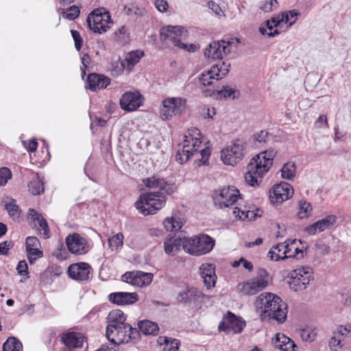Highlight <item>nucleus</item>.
Instances as JSON below:
<instances>
[{
	"mask_svg": "<svg viewBox=\"0 0 351 351\" xmlns=\"http://www.w3.org/2000/svg\"><path fill=\"white\" fill-rule=\"evenodd\" d=\"M166 196L162 193H147L140 195L135 207L143 215H153L165 204Z\"/></svg>",
	"mask_w": 351,
	"mask_h": 351,
	"instance_id": "nucleus-1",
	"label": "nucleus"
},
{
	"mask_svg": "<svg viewBox=\"0 0 351 351\" xmlns=\"http://www.w3.org/2000/svg\"><path fill=\"white\" fill-rule=\"evenodd\" d=\"M184 243L186 252L193 256H201L213 250L215 241L207 234H201L191 238L185 237Z\"/></svg>",
	"mask_w": 351,
	"mask_h": 351,
	"instance_id": "nucleus-2",
	"label": "nucleus"
},
{
	"mask_svg": "<svg viewBox=\"0 0 351 351\" xmlns=\"http://www.w3.org/2000/svg\"><path fill=\"white\" fill-rule=\"evenodd\" d=\"M270 167L260 158L259 156H254L247 165V172L245 175V182L251 186L258 185L263 176Z\"/></svg>",
	"mask_w": 351,
	"mask_h": 351,
	"instance_id": "nucleus-3",
	"label": "nucleus"
},
{
	"mask_svg": "<svg viewBox=\"0 0 351 351\" xmlns=\"http://www.w3.org/2000/svg\"><path fill=\"white\" fill-rule=\"evenodd\" d=\"M314 279L313 269L310 267H302L293 270L290 273L288 283L295 291H302L306 288L310 281Z\"/></svg>",
	"mask_w": 351,
	"mask_h": 351,
	"instance_id": "nucleus-4",
	"label": "nucleus"
},
{
	"mask_svg": "<svg viewBox=\"0 0 351 351\" xmlns=\"http://www.w3.org/2000/svg\"><path fill=\"white\" fill-rule=\"evenodd\" d=\"M245 143L236 139L232 144L222 149L221 158L225 165H234L243 160L245 156Z\"/></svg>",
	"mask_w": 351,
	"mask_h": 351,
	"instance_id": "nucleus-5",
	"label": "nucleus"
},
{
	"mask_svg": "<svg viewBox=\"0 0 351 351\" xmlns=\"http://www.w3.org/2000/svg\"><path fill=\"white\" fill-rule=\"evenodd\" d=\"M86 23L90 29L94 32L101 34L110 28L109 24L112 21L108 12L101 9L94 10L87 17Z\"/></svg>",
	"mask_w": 351,
	"mask_h": 351,
	"instance_id": "nucleus-6",
	"label": "nucleus"
},
{
	"mask_svg": "<svg viewBox=\"0 0 351 351\" xmlns=\"http://www.w3.org/2000/svg\"><path fill=\"white\" fill-rule=\"evenodd\" d=\"M208 297L203 293L200 290L195 287H187L181 291L177 296V300L185 306L193 308H200L205 300H208Z\"/></svg>",
	"mask_w": 351,
	"mask_h": 351,
	"instance_id": "nucleus-7",
	"label": "nucleus"
},
{
	"mask_svg": "<svg viewBox=\"0 0 351 351\" xmlns=\"http://www.w3.org/2000/svg\"><path fill=\"white\" fill-rule=\"evenodd\" d=\"M267 271L265 269H260L255 278L247 280L243 284H239L238 287L241 293L244 295H255L267 286Z\"/></svg>",
	"mask_w": 351,
	"mask_h": 351,
	"instance_id": "nucleus-8",
	"label": "nucleus"
},
{
	"mask_svg": "<svg viewBox=\"0 0 351 351\" xmlns=\"http://www.w3.org/2000/svg\"><path fill=\"white\" fill-rule=\"evenodd\" d=\"M270 308L261 311L260 317L262 321L276 320L278 323H283L287 315V305L282 302L280 297L275 298Z\"/></svg>",
	"mask_w": 351,
	"mask_h": 351,
	"instance_id": "nucleus-9",
	"label": "nucleus"
},
{
	"mask_svg": "<svg viewBox=\"0 0 351 351\" xmlns=\"http://www.w3.org/2000/svg\"><path fill=\"white\" fill-rule=\"evenodd\" d=\"M241 197L239 191L233 186H228L215 191L213 202L219 208H228Z\"/></svg>",
	"mask_w": 351,
	"mask_h": 351,
	"instance_id": "nucleus-10",
	"label": "nucleus"
},
{
	"mask_svg": "<svg viewBox=\"0 0 351 351\" xmlns=\"http://www.w3.org/2000/svg\"><path fill=\"white\" fill-rule=\"evenodd\" d=\"M186 99L182 97L167 98L162 101L161 117L162 119H169L173 116L180 114L186 108Z\"/></svg>",
	"mask_w": 351,
	"mask_h": 351,
	"instance_id": "nucleus-11",
	"label": "nucleus"
},
{
	"mask_svg": "<svg viewBox=\"0 0 351 351\" xmlns=\"http://www.w3.org/2000/svg\"><path fill=\"white\" fill-rule=\"evenodd\" d=\"M160 36L162 42L171 43L174 46L179 47L182 43L181 39L187 36V31L182 26L169 25L162 28Z\"/></svg>",
	"mask_w": 351,
	"mask_h": 351,
	"instance_id": "nucleus-12",
	"label": "nucleus"
},
{
	"mask_svg": "<svg viewBox=\"0 0 351 351\" xmlns=\"http://www.w3.org/2000/svg\"><path fill=\"white\" fill-rule=\"evenodd\" d=\"M66 244L69 252L77 255L85 254L91 248L87 239L77 233L69 234L66 238Z\"/></svg>",
	"mask_w": 351,
	"mask_h": 351,
	"instance_id": "nucleus-13",
	"label": "nucleus"
},
{
	"mask_svg": "<svg viewBox=\"0 0 351 351\" xmlns=\"http://www.w3.org/2000/svg\"><path fill=\"white\" fill-rule=\"evenodd\" d=\"M293 194L292 186L285 182H281L280 184H276L269 191V198L273 204H280L289 199Z\"/></svg>",
	"mask_w": 351,
	"mask_h": 351,
	"instance_id": "nucleus-14",
	"label": "nucleus"
},
{
	"mask_svg": "<svg viewBox=\"0 0 351 351\" xmlns=\"http://www.w3.org/2000/svg\"><path fill=\"white\" fill-rule=\"evenodd\" d=\"M245 326V323L241 317H237L234 314L228 311L219 323L218 329L226 333H240Z\"/></svg>",
	"mask_w": 351,
	"mask_h": 351,
	"instance_id": "nucleus-15",
	"label": "nucleus"
},
{
	"mask_svg": "<svg viewBox=\"0 0 351 351\" xmlns=\"http://www.w3.org/2000/svg\"><path fill=\"white\" fill-rule=\"evenodd\" d=\"M230 41L223 40L213 41L210 43L204 51V56L208 59H222L223 55L229 54L231 52Z\"/></svg>",
	"mask_w": 351,
	"mask_h": 351,
	"instance_id": "nucleus-16",
	"label": "nucleus"
},
{
	"mask_svg": "<svg viewBox=\"0 0 351 351\" xmlns=\"http://www.w3.org/2000/svg\"><path fill=\"white\" fill-rule=\"evenodd\" d=\"M152 280V274L141 271H128L121 276V280L123 282L140 287L149 285Z\"/></svg>",
	"mask_w": 351,
	"mask_h": 351,
	"instance_id": "nucleus-17",
	"label": "nucleus"
},
{
	"mask_svg": "<svg viewBox=\"0 0 351 351\" xmlns=\"http://www.w3.org/2000/svg\"><path fill=\"white\" fill-rule=\"evenodd\" d=\"M91 267L84 262L71 264L68 267V274L70 278L77 281L88 280Z\"/></svg>",
	"mask_w": 351,
	"mask_h": 351,
	"instance_id": "nucleus-18",
	"label": "nucleus"
},
{
	"mask_svg": "<svg viewBox=\"0 0 351 351\" xmlns=\"http://www.w3.org/2000/svg\"><path fill=\"white\" fill-rule=\"evenodd\" d=\"M108 325L106 330V336L110 342H114V337L111 338L112 330L118 325H123L126 323V316L121 310L115 309L110 312L108 315Z\"/></svg>",
	"mask_w": 351,
	"mask_h": 351,
	"instance_id": "nucleus-19",
	"label": "nucleus"
},
{
	"mask_svg": "<svg viewBox=\"0 0 351 351\" xmlns=\"http://www.w3.org/2000/svg\"><path fill=\"white\" fill-rule=\"evenodd\" d=\"M142 104V96L138 92L125 93L120 99L121 108L126 111H134Z\"/></svg>",
	"mask_w": 351,
	"mask_h": 351,
	"instance_id": "nucleus-20",
	"label": "nucleus"
},
{
	"mask_svg": "<svg viewBox=\"0 0 351 351\" xmlns=\"http://www.w3.org/2000/svg\"><path fill=\"white\" fill-rule=\"evenodd\" d=\"M110 84V79L104 75L95 73H90L86 79V88L92 90L106 88Z\"/></svg>",
	"mask_w": 351,
	"mask_h": 351,
	"instance_id": "nucleus-21",
	"label": "nucleus"
},
{
	"mask_svg": "<svg viewBox=\"0 0 351 351\" xmlns=\"http://www.w3.org/2000/svg\"><path fill=\"white\" fill-rule=\"evenodd\" d=\"M337 217L334 215H327L326 217L319 220L314 223L307 226L305 232L309 234H315L317 231L323 232L326 229L332 227L337 222Z\"/></svg>",
	"mask_w": 351,
	"mask_h": 351,
	"instance_id": "nucleus-22",
	"label": "nucleus"
},
{
	"mask_svg": "<svg viewBox=\"0 0 351 351\" xmlns=\"http://www.w3.org/2000/svg\"><path fill=\"white\" fill-rule=\"evenodd\" d=\"M109 301L117 305H130L138 300L136 293L114 292L108 295Z\"/></svg>",
	"mask_w": 351,
	"mask_h": 351,
	"instance_id": "nucleus-23",
	"label": "nucleus"
},
{
	"mask_svg": "<svg viewBox=\"0 0 351 351\" xmlns=\"http://www.w3.org/2000/svg\"><path fill=\"white\" fill-rule=\"evenodd\" d=\"M185 237L168 236L164 242V250L166 254L174 256L182 248L185 251Z\"/></svg>",
	"mask_w": 351,
	"mask_h": 351,
	"instance_id": "nucleus-24",
	"label": "nucleus"
},
{
	"mask_svg": "<svg viewBox=\"0 0 351 351\" xmlns=\"http://www.w3.org/2000/svg\"><path fill=\"white\" fill-rule=\"evenodd\" d=\"M84 336L77 332H66L62 335L61 341L68 348H80L84 342Z\"/></svg>",
	"mask_w": 351,
	"mask_h": 351,
	"instance_id": "nucleus-25",
	"label": "nucleus"
},
{
	"mask_svg": "<svg viewBox=\"0 0 351 351\" xmlns=\"http://www.w3.org/2000/svg\"><path fill=\"white\" fill-rule=\"evenodd\" d=\"M201 277L204 279L205 286L209 289L215 287L217 276L215 274V267L213 265L204 263L199 267Z\"/></svg>",
	"mask_w": 351,
	"mask_h": 351,
	"instance_id": "nucleus-26",
	"label": "nucleus"
},
{
	"mask_svg": "<svg viewBox=\"0 0 351 351\" xmlns=\"http://www.w3.org/2000/svg\"><path fill=\"white\" fill-rule=\"evenodd\" d=\"M204 94L206 97H211L217 93V96L220 98H232L235 99L239 97V93L235 88H231L228 86H223L221 90H217L215 88H210L204 90Z\"/></svg>",
	"mask_w": 351,
	"mask_h": 351,
	"instance_id": "nucleus-27",
	"label": "nucleus"
},
{
	"mask_svg": "<svg viewBox=\"0 0 351 351\" xmlns=\"http://www.w3.org/2000/svg\"><path fill=\"white\" fill-rule=\"evenodd\" d=\"M128 324L118 325L112 330L111 338L114 337V342H110V345L116 346L121 343H127V337H128Z\"/></svg>",
	"mask_w": 351,
	"mask_h": 351,
	"instance_id": "nucleus-28",
	"label": "nucleus"
},
{
	"mask_svg": "<svg viewBox=\"0 0 351 351\" xmlns=\"http://www.w3.org/2000/svg\"><path fill=\"white\" fill-rule=\"evenodd\" d=\"M39 241L36 237H28L26 239L25 247L27 258L30 264H33L35 261V258H33V254H38V257L43 256V252L36 247Z\"/></svg>",
	"mask_w": 351,
	"mask_h": 351,
	"instance_id": "nucleus-29",
	"label": "nucleus"
},
{
	"mask_svg": "<svg viewBox=\"0 0 351 351\" xmlns=\"http://www.w3.org/2000/svg\"><path fill=\"white\" fill-rule=\"evenodd\" d=\"M143 182L148 188H158L160 190L165 191L167 194L173 193V189L167 186V183L164 179L152 176L145 180Z\"/></svg>",
	"mask_w": 351,
	"mask_h": 351,
	"instance_id": "nucleus-30",
	"label": "nucleus"
},
{
	"mask_svg": "<svg viewBox=\"0 0 351 351\" xmlns=\"http://www.w3.org/2000/svg\"><path fill=\"white\" fill-rule=\"evenodd\" d=\"M194 154L193 148H191L189 144V140L184 139L182 149L177 151L176 158L179 163L183 164L187 162Z\"/></svg>",
	"mask_w": 351,
	"mask_h": 351,
	"instance_id": "nucleus-31",
	"label": "nucleus"
},
{
	"mask_svg": "<svg viewBox=\"0 0 351 351\" xmlns=\"http://www.w3.org/2000/svg\"><path fill=\"white\" fill-rule=\"evenodd\" d=\"M278 295L271 293H261L256 299V307L261 311L270 308L273 301L276 300Z\"/></svg>",
	"mask_w": 351,
	"mask_h": 351,
	"instance_id": "nucleus-32",
	"label": "nucleus"
},
{
	"mask_svg": "<svg viewBox=\"0 0 351 351\" xmlns=\"http://www.w3.org/2000/svg\"><path fill=\"white\" fill-rule=\"evenodd\" d=\"M140 330L146 335H156L158 332L159 327L156 322L149 320L140 321L138 324Z\"/></svg>",
	"mask_w": 351,
	"mask_h": 351,
	"instance_id": "nucleus-33",
	"label": "nucleus"
},
{
	"mask_svg": "<svg viewBox=\"0 0 351 351\" xmlns=\"http://www.w3.org/2000/svg\"><path fill=\"white\" fill-rule=\"evenodd\" d=\"M4 207L7 210L10 217L12 219H15L19 217L21 209L16 204V201L14 199L10 197H6Z\"/></svg>",
	"mask_w": 351,
	"mask_h": 351,
	"instance_id": "nucleus-34",
	"label": "nucleus"
},
{
	"mask_svg": "<svg viewBox=\"0 0 351 351\" xmlns=\"http://www.w3.org/2000/svg\"><path fill=\"white\" fill-rule=\"evenodd\" d=\"M29 190L34 195H40L44 192V184L38 173H36V178L29 184Z\"/></svg>",
	"mask_w": 351,
	"mask_h": 351,
	"instance_id": "nucleus-35",
	"label": "nucleus"
},
{
	"mask_svg": "<svg viewBox=\"0 0 351 351\" xmlns=\"http://www.w3.org/2000/svg\"><path fill=\"white\" fill-rule=\"evenodd\" d=\"M281 177L286 180H292L296 175V166L293 162L285 163L280 169Z\"/></svg>",
	"mask_w": 351,
	"mask_h": 351,
	"instance_id": "nucleus-36",
	"label": "nucleus"
},
{
	"mask_svg": "<svg viewBox=\"0 0 351 351\" xmlns=\"http://www.w3.org/2000/svg\"><path fill=\"white\" fill-rule=\"evenodd\" d=\"M230 64L223 62L220 65L215 64L212 66L211 72L217 76V81L224 77L229 72Z\"/></svg>",
	"mask_w": 351,
	"mask_h": 351,
	"instance_id": "nucleus-37",
	"label": "nucleus"
},
{
	"mask_svg": "<svg viewBox=\"0 0 351 351\" xmlns=\"http://www.w3.org/2000/svg\"><path fill=\"white\" fill-rule=\"evenodd\" d=\"M22 343L14 337H9L3 345V351H21Z\"/></svg>",
	"mask_w": 351,
	"mask_h": 351,
	"instance_id": "nucleus-38",
	"label": "nucleus"
},
{
	"mask_svg": "<svg viewBox=\"0 0 351 351\" xmlns=\"http://www.w3.org/2000/svg\"><path fill=\"white\" fill-rule=\"evenodd\" d=\"M143 54V51H138L128 53L125 57V61L128 64L127 70L130 71L133 66L139 62Z\"/></svg>",
	"mask_w": 351,
	"mask_h": 351,
	"instance_id": "nucleus-39",
	"label": "nucleus"
},
{
	"mask_svg": "<svg viewBox=\"0 0 351 351\" xmlns=\"http://www.w3.org/2000/svg\"><path fill=\"white\" fill-rule=\"evenodd\" d=\"M272 341L274 347L278 349L292 343V340L282 333H277Z\"/></svg>",
	"mask_w": 351,
	"mask_h": 351,
	"instance_id": "nucleus-40",
	"label": "nucleus"
},
{
	"mask_svg": "<svg viewBox=\"0 0 351 351\" xmlns=\"http://www.w3.org/2000/svg\"><path fill=\"white\" fill-rule=\"evenodd\" d=\"M277 152L274 149H267L261 152L257 156H260V158L269 167L273 164V160L276 156Z\"/></svg>",
	"mask_w": 351,
	"mask_h": 351,
	"instance_id": "nucleus-41",
	"label": "nucleus"
},
{
	"mask_svg": "<svg viewBox=\"0 0 351 351\" xmlns=\"http://www.w3.org/2000/svg\"><path fill=\"white\" fill-rule=\"evenodd\" d=\"M312 206L310 203L304 200L299 202V212L298 216L300 219H304L311 215L312 212Z\"/></svg>",
	"mask_w": 351,
	"mask_h": 351,
	"instance_id": "nucleus-42",
	"label": "nucleus"
},
{
	"mask_svg": "<svg viewBox=\"0 0 351 351\" xmlns=\"http://www.w3.org/2000/svg\"><path fill=\"white\" fill-rule=\"evenodd\" d=\"M215 79L217 80V76L215 74L211 72V69L207 71H204L199 77V81L203 86H212L213 82L212 80Z\"/></svg>",
	"mask_w": 351,
	"mask_h": 351,
	"instance_id": "nucleus-43",
	"label": "nucleus"
},
{
	"mask_svg": "<svg viewBox=\"0 0 351 351\" xmlns=\"http://www.w3.org/2000/svg\"><path fill=\"white\" fill-rule=\"evenodd\" d=\"M268 132L265 130H261L259 132L254 134L250 137V141L256 146L264 144L267 141Z\"/></svg>",
	"mask_w": 351,
	"mask_h": 351,
	"instance_id": "nucleus-44",
	"label": "nucleus"
},
{
	"mask_svg": "<svg viewBox=\"0 0 351 351\" xmlns=\"http://www.w3.org/2000/svg\"><path fill=\"white\" fill-rule=\"evenodd\" d=\"M123 235L119 232L117 234L108 239V245L112 250H117L123 244Z\"/></svg>",
	"mask_w": 351,
	"mask_h": 351,
	"instance_id": "nucleus-45",
	"label": "nucleus"
},
{
	"mask_svg": "<svg viewBox=\"0 0 351 351\" xmlns=\"http://www.w3.org/2000/svg\"><path fill=\"white\" fill-rule=\"evenodd\" d=\"M278 244L273 245L272 247L268 252V256L272 261H278L280 260H285V258H283L284 250H281V247H277Z\"/></svg>",
	"mask_w": 351,
	"mask_h": 351,
	"instance_id": "nucleus-46",
	"label": "nucleus"
},
{
	"mask_svg": "<svg viewBox=\"0 0 351 351\" xmlns=\"http://www.w3.org/2000/svg\"><path fill=\"white\" fill-rule=\"evenodd\" d=\"M300 336L304 341H313L316 337V332L311 327L306 326L300 330Z\"/></svg>",
	"mask_w": 351,
	"mask_h": 351,
	"instance_id": "nucleus-47",
	"label": "nucleus"
},
{
	"mask_svg": "<svg viewBox=\"0 0 351 351\" xmlns=\"http://www.w3.org/2000/svg\"><path fill=\"white\" fill-rule=\"evenodd\" d=\"M296 243V240H292L291 241H285L284 243H278L277 247H281V250H284L283 258H290L291 257L288 256L289 254H293V245H295Z\"/></svg>",
	"mask_w": 351,
	"mask_h": 351,
	"instance_id": "nucleus-48",
	"label": "nucleus"
},
{
	"mask_svg": "<svg viewBox=\"0 0 351 351\" xmlns=\"http://www.w3.org/2000/svg\"><path fill=\"white\" fill-rule=\"evenodd\" d=\"M271 22L274 23V26H278L280 23L284 22L290 27L295 22V19L289 22V14L287 12H282L280 15L272 17Z\"/></svg>",
	"mask_w": 351,
	"mask_h": 351,
	"instance_id": "nucleus-49",
	"label": "nucleus"
},
{
	"mask_svg": "<svg viewBox=\"0 0 351 351\" xmlns=\"http://www.w3.org/2000/svg\"><path fill=\"white\" fill-rule=\"evenodd\" d=\"M342 341H343L333 332L329 341L328 346L332 351H339V350L341 349L343 347L341 344Z\"/></svg>",
	"mask_w": 351,
	"mask_h": 351,
	"instance_id": "nucleus-50",
	"label": "nucleus"
},
{
	"mask_svg": "<svg viewBox=\"0 0 351 351\" xmlns=\"http://www.w3.org/2000/svg\"><path fill=\"white\" fill-rule=\"evenodd\" d=\"M38 225V231L40 232V233L41 234V231H43V235L45 239H47L49 237V226L47 224V221L45 220V219H44L43 217V218H40L39 221H38L36 222V226Z\"/></svg>",
	"mask_w": 351,
	"mask_h": 351,
	"instance_id": "nucleus-51",
	"label": "nucleus"
},
{
	"mask_svg": "<svg viewBox=\"0 0 351 351\" xmlns=\"http://www.w3.org/2000/svg\"><path fill=\"white\" fill-rule=\"evenodd\" d=\"M351 332V326H342L340 325L337 326L335 331L333 332L337 335L342 341H343L348 335V334Z\"/></svg>",
	"mask_w": 351,
	"mask_h": 351,
	"instance_id": "nucleus-52",
	"label": "nucleus"
},
{
	"mask_svg": "<svg viewBox=\"0 0 351 351\" xmlns=\"http://www.w3.org/2000/svg\"><path fill=\"white\" fill-rule=\"evenodd\" d=\"M12 178V173L7 167H1L0 169V186H4L8 180Z\"/></svg>",
	"mask_w": 351,
	"mask_h": 351,
	"instance_id": "nucleus-53",
	"label": "nucleus"
},
{
	"mask_svg": "<svg viewBox=\"0 0 351 351\" xmlns=\"http://www.w3.org/2000/svg\"><path fill=\"white\" fill-rule=\"evenodd\" d=\"M80 13V9L76 5H72L66 9L65 18L69 20L77 19Z\"/></svg>",
	"mask_w": 351,
	"mask_h": 351,
	"instance_id": "nucleus-54",
	"label": "nucleus"
},
{
	"mask_svg": "<svg viewBox=\"0 0 351 351\" xmlns=\"http://www.w3.org/2000/svg\"><path fill=\"white\" fill-rule=\"evenodd\" d=\"M71 36L74 40L75 47L77 51H80L82 46L83 40L81 38L80 33L77 30H74V29L71 30Z\"/></svg>",
	"mask_w": 351,
	"mask_h": 351,
	"instance_id": "nucleus-55",
	"label": "nucleus"
},
{
	"mask_svg": "<svg viewBox=\"0 0 351 351\" xmlns=\"http://www.w3.org/2000/svg\"><path fill=\"white\" fill-rule=\"evenodd\" d=\"M262 211L256 208V210H247L245 212V216L242 217V220L247 219L248 221L254 220L256 217H261Z\"/></svg>",
	"mask_w": 351,
	"mask_h": 351,
	"instance_id": "nucleus-56",
	"label": "nucleus"
},
{
	"mask_svg": "<svg viewBox=\"0 0 351 351\" xmlns=\"http://www.w3.org/2000/svg\"><path fill=\"white\" fill-rule=\"evenodd\" d=\"M180 341L176 339H171L165 345L164 351H179Z\"/></svg>",
	"mask_w": 351,
	"mask_h": 351,
	"instance_id": "nucleus-57",
	"label": "nucleus"
},
{
	"mask_svg": "<svg viewBox=\"0 0 351 351\" xmlns=\"http://www.w3.org/2000/svg\"><path fill=\"white\" fill-rule=\"evenodd\" d=\"M128 329V337H127V343L131 341L138 340L140 336L139 331L136 328H132L130 324Z\"/></svg>",
	"mask_w": 351,
	"mask_h": 351,
	"instance_id": "nucleus-58",
	"label": "nucleus"
},
{
	"mask_svg": "<svg viewBox=\"0 0 351 351\" xmlns=\"http://www.w3.org/2000/svg\"><path fill=\"white\" fill-rule=\"evenodd\" d=\"M14 243L11 241H5L0 243V255H6L8 251L12 248Z\"/></svg>",
	"mask_w": 351,
	"mask_h": 351,
	"instance_id": "nucleus-59",
	"label": "nucleus"
},
{
	"mask_svg": "<svg viewBox=\"0 0 351 351\" xmlns=\"http://www.w3.org/2000/svg\"><path fill=\"white\" fill-rule=\"evenodd\" d=\"M199 153L202 156V159L200 160L202 164L204 165H208V158L210 154V148L206 147L204 149H202Z\"/></svg>",
	"mask_w": 351,
	"mask_h": 351,
	"instance_id": "nucleus-60",
	"label": "nucleus"
},
{
	"mask_svg": "<svg viewBox=\"0 0 351 351\" xmlns=\"http://www.w3.org/2000/svg\"><path fill=\"white\" fill-rule=\"evenodd\" d=\"M27 217L32 220L35 226H36V222L39 221L40 218H43L42 215H39L34 208L29 209Z\"/></svg>",
	"mask_w": 351,
	"mask_h": 351,
	"instance_id": "nucleus-61",
	"label": "nucleus"
},
{
	"mask_svg": "<svg viewBox=\"0 0 351 351\" xmlns=\"http://www.w3.org/2000/svg\"><path fill=\"white\" fill-rule=\"evenodd\" d=\"M16 269L20 275H27L28 274V266L25 261H19Z\"/></svg>",
	"mask_w": 351,
	"mask_h": 351,
	"instance_id": "nucleus-62",
	"label": "nucleus"
},
{
	"mask_svg": "<svg viewBox=\"0 0 351 351\" xmlns=\"http://www.w3.org/2000/svg\"><path fill=\"white\" fill-rule=\"evenodd\" d=\"M163 225L167 231H174L175 219L173 217H167L163 221Z\"/></svg>",
	"mask_w": 351,
	"mask_h": 351,
	"instance_id": "nucleus-63",
	"label": "nucleus"
},
{
	"mask_svg": "<svg viewBox=\"0 0 351 351\" xmlns=\"http://www.w3.org/2000/svg\"><path fill=\"white\" fill-rule=\"evenodd\" d=\"M155 5L157 10L160 12L167 11L168 8V3L166 1L164 0H156L155 1Z\"/></svg>",
	"mask_w": 351,
	"mask_h": 351,
	"instance_id": "nucleus-64",
	"label": "nucleus"
}]
</instances>
